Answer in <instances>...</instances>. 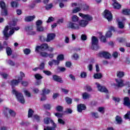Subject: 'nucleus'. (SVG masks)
Returning a JSON list of instances; mask_svg holds the SVG:
<instances>
[{
	"mask_svg": "<svg viewBox=\"0 0 130 130\" xmlns=\"http://www.w3.org/2000/svg\"><path fill=\"white\" fill-rule=\"evenodd\" d=\"M52 79L54 82H57V83H60V84H62L63 83V80L61 77L59 76L58 75H53L52 76Z\"/></svg>",
	"mask_w": 130,
	"mask_h": 130,
	"instance_id": "10",
	"label": "nucleus"
},
{
	"mask_svg": "<svg viewBox=\"0 0 130 130\" xmlns=\"http://www.w3.org/2000/svg\"><path fill=\"white\" fill-rule=\"evenodd\" d=\"M99 111L101 112V113H104V107H99Z\"/></svg>",
	"mask_w": 130,
	"mask_h": 130,
	"instance_id": "64",
	"label": "nucleus"
},
{
	"mask_svg": "<svg viewBox=\"0 0 130 130\" xmlns=\"http://www.w3.org/2000/svg\"><path fill=\"white\" fill-rule=\"evenodd\" d=\"M103 76L102 75V73H95L94 74L93 78L95 79H102Z\"/></svg>",
	"mask_w": 130,
	"mask_h": 130,
	"instance_id": "25",
	"label": "nucleus"
},
{
	"mask_svg": "<svg viewBox=\"0 0 130 130\" xmlns=\"http://www.w3.org/2000/svg\"><path fill=\"white\" fill-rule=\"evenodd\" d=\"M99 56L100 57H104L106 59H109L111 56V54L108 52L103 51L99 53Z\"/></svg>",
	"mask_w": 130,
	"mask_h": 130,
	"instance_id": "8",
	"label": "nucleus"
},
{
	"mask_svg": "<svg viewBox=\"0 0 130 130\" xmlns=\"http://www.w3.org/2000/svg\"><path fill=\"white\" fill-rule=\"evenodd\" d=\"M57 59H58L60 62L62 61L64 59V56L63 54H59L57 57Z\"/></svg>",
	"mask_w": 130,
	"mask_h": 130,
	"instance_id": "35",
	"label": "nucleus"
},
{
	"mask_svg": "<svg viewBox=\"0 0 130 130\" xmlns=\"http://www.w3.org/2000/svg\"><path fill=\"white\" fill-rule=\"evenodd\" d=\"M40 40L42 42H46V38L44 36H39Z\"/></svg>",
	"mask_w": 130,
	"mask_h": 130,
	"instance_id": "46",
	"label": "nucleus"
},
{
	"mask_svg": "<svg viewBox=\"0 0 130 130\" xmlns=\"http://www.w3.org/2000/svg\"><path fill=\"white\" fill-rule=\"evenodd\" d=\"M34 119L37 120V122H40V116L36 114L34 115Z\"/></svg>",
	"mask_w": 130,
	"mask_h": 130,
	"instance_id": "48",
	"label": "nucleus"
},
{
	"mask_svg": "<svg viewBox=\"0 0 130 130\" xmlns=\"http://www.w3.org/2000/svg\"><path fill=\"white\" fill-rule=\"evenodd\" d=\"M43 106L46 110H50L51 109V105L49 104H44Z\"/></svg>",
	"mask_w": 130,
	"mask_h": 130,
	"instance_id": "31",
	"label": "nucleus"
},
{
	"mask_svg": "<svg viewBox=\"0 0 130 130\" xmlns=\"http://www.w3.org/2000/svg\"><path fill=\"white\" fill-rule=\"evenodd\" d=\"M80 11L81 8L80 7H76L73 10V14H77V13H78V12H80Z\"/></svg>",
	"mask_w": 130,
	"mask_h": 130,
	"instance_id": "47",
	"label": "nucleus"
},
{
	"mask_svg": "<svg viewBox=\"0 0 130 130\" xmlns=\"http://www.w3.org/2000/svg\"><path fill=\"white\" fill-rule=\"evenodd\" d=\"M24 92L25 96H27V97H31V93L30 92L28 91V90H25L24 91Z\"/></svg>",
	"mask_w": 130,
	"mask_h": 130,
	"instance_id": "62",
	"label": "nucleus"
},
{
	"mask_svg": "<svg viewBox=\"0 0 130 130\" xmlns=\"http://www.w3.org/2000/svg\"><path fill=\"white\" fill-rule=\"evenodd\" d=\"M12 93L13 94H14L17 101L19 102V103L25 104V99L24 98L23 93L18 92L16 89L12 90Z\"/></svg>",
	"mask_w": 130,
	"mask_h": 130,
	"instance_id": "2",
	"label": "nucleus"
},
{
	"mask_svg": "<svg viewBox=\"0 0 130 130\" xmlns=\"http://www.w3.org/2000/svg\"><path fill=\"white\" fill-rule=\"evenodd\" d=\"M20 80L18 79V80L13 79L11 80L10 82V85L12 87V88H14L15 86H18V85H19V83H20Z\"/></svg>",
	"mask_w": 130,
	"mask_h": 130,
	"instance_id": "19",
	"label": "nucleus"
},
{
	"mask_svg": "<svg viewBox=\"0 0 130 130\" xmlns=\"http://www.w3.org/2000/svg\"><path fill=\"white\" fill-rule=\"evenodd\" d=\"M35 78L37 80H41V79H43V77L41 76V75L39 74H36L35 75Z\"/></svg>",
	"mask_w": 130,
	"mask_h": 130,
	"instance_id": "37",
	"label": "nucleus"
},
{
	"mask_svg": "<svg viewBox=\"0 0 130 130\" xmlns=\"http://www.w3.org/2000/svg\"><path fill=\"white\" fill-rule=\"evenodd\" d=\"M8 31H9V26L7 25L5 27L3 31V34L6 38H9V37H10V34L8 33Z\"/></svg>",
	"mask_w": 130,
	"mask_h": 130,
	"instance_id": "21",
	"label": "nucleus"
},
{
	"mask_svg": "<svg viewBox=\"0 0 130 130\" xmlns=\"http://www.w3.org/2000/svg\"><path fill=\"white\" fill-rule=\"evenodd\" d=\"M55 116H56L58 118H61L62 117V115H63V114H61L58 112L55 113Z\"/></svg>",
	"mask_w": 130,
	"mask_h": 130,
	"instance_id": "54",
	"label": "nucleus"
},
{
	"mask_svg": "<svg viewBox=\"0 0 130 130\" xmlns=\"http://www.w3.org/2000/svg\"><path fill=\"white\" fill-rule=\"evenodd\" d=\"M43 93H42V97L41 98V101H45L46 100V95L45 94H49L50 93V90L46 89V88H44L42 90Z\"/></svg>",
	"mask_w": 130,
	"mask_h": 130,
	"instance_id": "9",
	"label": "nucleus"
},
{
	"mask_svg": "<svg viewBox=\"0 0 130 130\" xmlns=\"http://www.w3.org/2000/svg\"><path fill=\"white\" fill-rule=\"evenodd\" d=\"M80 77L82 79H85L87 77V73H86L85 72H81L80 74Z\"/></svg>",
	"mask_w": 130,
	"mask_h": 130,
	"instance_id": "45",
	"label": "nucleus"
},
{
	"mask_svg": "<svg viewBox=\"0 0 130 130\" xmlns=\"http://www.w3.org/2000/svg\"><path fill=\"white\" fill-rule=\"evenodd\" d=\"M112 31H113V32H115V28L113 26H111L110 27V29L108 31H107L105 35V36L106 37H107V38H111V37H112Z\"/></svg>",
	"mask_w": 130,
	"mask_h": 130,
	"instance_id": "11",
	"label": "nucleus"
},
{
	"mask_svg": "<svg viewBox=\"0 0 130 130\" xmlns=\"http://www.w3.org/2000/svg\"><path fill=\"white\" fill-rule=\"evenodd\" d=\"M91 114L93 117V118H99V115H98V113L97 112H91Z\"/></svg>",
	"mask_w": 130,
	"mask_h": 130,
	"instance_id": "43",
	"label": "nucleus"
},
{
	"mask_svg": "<svg viewBox=\"0 0 130 130\" xmlns=\"http://www.w3.org/2000/svg\"><path fill=\"white\" fill-rule=\"evenodd\" d=\"M44 74H45V75H46L47 76H51L52 75V73L51 72L49 71H45L44 70L43 71Z\"/></svg>",
	"mask_w": 130,
	"mask_h": 130,
	"instance_id": "56",
	"label": "nucleus"
},
{
	"mask_svg": "<svg viewBox=\"0 0 130 130\" xmlns=\"http://www.w3.org/2000/svg\"><path fill=\"white\" fill-rule=\"evenodd\" d=\"M78 23L79 24L70 22L69 24V28H70L73 30H79L80 29V27L85 28V27L89 24V22L85 19L80 20Z\"/></svg>",
	"mask_w": 130,
	"mask_h": 130,
	"instance_id": "1",
	"label": "nucleus"
},
{
	"mask_svg": "<svg viewBox=\"0 0 130 130\" xmlns=\"http://www.w3.org/2000/svg\"><path fill=\"white\" fill-rule=\"evenodd\" d=\"M35 18V16H28L26 17H25V20L26 22H31V21H33Z\"/></svg>",
	"mask_w": 130,
	"mask_h": 130,
	"instance_id": "27",
	"label": "nucleus"
},
{
	"mask_svg": "<svg viewBox=\"0 0 130 130\" xmlns=\"http://www.w3.org/2000/svg\"><path fill=\"white\" fill-rule=\"evenodd\" d=\"M86 106L83 104H80L77 106V110L78 112H82L83 110H86Z\"/></svg>",
	"mask_w": 130,
	"mask_h": 130,
	"instance_id": "16",
	"label": "nucleus"
},
{
	"mask_svg": "<svg viewBox=\"0 0 130 130\" xmlns=\"http://www.w3.org/2000/svg\"><path fill=\"white\" fill-rule=\"evenodd\" d=\"M43 22L41 20H38L36 21V26H41L42 25V23Z\"/></svg>",
	"mask_w": 130,
	"mask_h": 130,
	"instance_id": "53",
	"label": "nucleus"
},
{
	"mask_svg": "<svg viewBox=\"0 0 130 130\" xmlns=\"http://www.w3.org/2000/svg\"><path fill=\"white\" fill-rule=\"evenodd\" d=\"M0 7L2 10H4L3 16H8L9 13H8V9L6 7V3L4 1H0Z\"/></svg>",
	"mask_w": 130,
	"mask_h": 130,
	"instance_id": "7",
	"label": "nucleus"
},
{
	"mask_svg": "<svg viewBox=\"0 0 130 130\" xmlns=\"http://www.w3.org/2000/svg\"><path fill=\"white\" fill-rule=\"evenodd\" d=\"M5 109L7 111H9V114H10V115L11 116H13V117L16 116V112H15V111H14V110H11V109L10 110V109H9V108H6Z\"/></svg>",
	"mask_w": 130,
	"mask_h": 130,
	"instance_id": "26",
	"label": "nucleus"
},
{
	"mask_svg": "<svg viewBox=\"0 0 130 130\" xmlns=\"http://www.w3.org/2000/svg\"><path fill=\"white\" fill-rule=\"evenodd\" d=\"M98 42V38L95 36H92L91 39V46H90L91 49L92 50H98L99 49Z\"/></svg>",
	"mask_w": 130,
	"mask_h": 130,
	"instance_id": "3",
	"label": "nucleus"
},
{
	"mask_svg": "<svg viewBox=\"0 0 130 130\" xmlns=\"http://www.w3.org/2000/svg\"><path fill=\"white\" fill-rule=\"evenodd\" d=\"M90 96L91 95L88 94V93L87 92H84L82 94V98L84 100H86V99H89V98H90Z\"/></svg>",
	"mask_w": 130,
	"mask_h": 130,
	"instance_id": "30",
	"label": "nucleus"
},
{
	"mask_svg": "<svg viewBox=\"0 0 130 130\" xmlns=\"http://www.w3.org/2000/svg\"><path fill=\"white\" fill-rule=\"evenodd\" d=\"M115 81L117 83L116 87H117L118 88H122V87H124L125 84L124 83H123V80L119 79L118 80V79H116Z\"/></svg>",
	"mask_w": 130,
	"mask_h": 130,
	"instance_id": "13",
	"label": "nucleus"
},
{
	"mask_svg": "<svg viewBox=\"0 0 130 130\" xmlns=\"http://www.w3.org/2000/svg\"><path fill=\"white\" fill-rule=\"evenodd\" d=\"M53 21H54V18L51 16L48 18V21H47L46 22L48 24L49 23H51V22H53Z\"/></svg>",
	"mask_w": 130,
	"mask_h": 130,
	"instance_id": "51",
	"label": "nucleus"
},
{
	"mask_svg": "<svg viewBox=\"0 0 130 130\" xmlns=\"http://www.w3.org/2000/svg\"><path fill=\"white\" fill-rule=\"evenodd\" d=\"M45 66V63H44V62H42L41 63V64H40L39 67V70H44V67Z\"/></svg>",
	"mask_w": 130,
	"mask_h": 130,
	"instance_id": "61",
	"label": "nucleus"
},
{
	"mask_svg": "<svg viewBox=\"0 0 130 130\" xmlns=\"http://www.w3.org/2000/svg\"><path fill=\"white\" fill-rule=\"evenodd\" d=\"M51 120H52V119H51V118L46 117L44 119V122L45 124H49V121L50 122Z\"/></svg>",
	"mask_w": 130,
	"mask_h": 130,
	"instance_id": "33",
	"label": "nucleus"
},
{
	"mask_svg": "<svg viewBox=\"0 0 130 130\" xmlns=\"http://www.w3.org/2000/svg\"><path fill=\"white\" fill-rule=\"evenodd\" d=\"M122 14L125 16H129L130 9H123L122 10Z\"/></svg>",
	"mask_w": 130,
	"mask_h": 130,
	"instance_id": "22",
	"label": "nucleus"
},
{
	"mask_svg": "<svg viewBox=\"0 0 130 130\" xmlns=\"http://www.w3.org/2000/svg\"><path fill=\"white\" fill-rule=\"evenodd\" d=\"M81 39L83 41H86L87 40V36L84 34H82L81 36Z\"/></svg>",
	"mask_w": 130,
	"mask_h": 130,
	"instance_id": "57",
	"label": "nucleus"
},
{
	"mask_svg": "<svg viewBox=\"0 0 130 130\" xmlns=\"http://www.w3.org/2000/svg\"><path fill=\"white\" fill-rule=\"evenodd\" d=\"M48 44L47 43H44L40 46H37L35 49L36 52H40V51H44L48 49Z\"/></svg>",
	"mask_w": 130,
	"mask_h": 130,
	"instance_id": "5",
	"label": "nucleus"
},
{
	"mask_svg": "<svg viewBox=\"0 0 130 130\" xmlns=\"http://www.w3.org/2000/svg\"><path fill=\"white\" fill-rule=\"evenodd\" d=\"M21 84L23 87H27V86L29 85V82H28V81H23L21 82Z\"/></svg>",
	"mask_w": 130,
	"mask_h": 130,
	"instance_id": "49",
	"label": "nucleus"
},
{
	"mask_svg": "<svg viewBox=\"0 0 130 130\" xmlns=\"http://www.w3.org/2000/svg\"><path fill=\"white\" fill-rule=\"evenodd\" d=\"M20 124L22 126H29V125H30V123L28 121H22L21 123H20Z\"/></svg>",
	"mask_w": 130,
	"mask_h": 130,
	"instance_id": "36",
	"label": "nucleus"
},
{
	"mask_svg": "<svg viewBox=\"0 0 130 130\" xmlns=\"http://www.w3.org/2000/svg\"><path fill=\"white\" fill-rule=\"evenodd\" d=\"M57 69L61 73H63L64 72H66V71H67V68L64 67H58Z\"/></svg>",
	"mask_w": 130,
	"mask_h": 130,
	"instance_id": "52",
	"label": "nucleus"
},
{
	"mask_svg": "<svg viewBox=\"0 0 130 130\" xmlns=\"http://www.w3.org/2000/svg\"><path fill=\"white\" fill-rule=\"evenodd\" d=\"M37 31H38V32H43V31H44V27L41 25L37 26Z\"/></svg>",
	"mask_w": 130,
	"mask_h": 130,
	"instance_id": "38",
	"label": "nucleus"
},
{
	"mask_svg": "<svg viewBox=\"0 0 130 130\" xmlns=\"http://www.w3.org/2000/svg\"><path fill=\"white\" fill-rule=\"evenodd\" d=\"M117 77L120 79L124 77V72L122 71H117Z\"/></svg>",
	"mask_w": 130,
	"mask_h": 130,
	"instance_id": "29",
	"label": "nucleus"
},
{
	"mask_svg": "<svg viewBox=\"0 0 130 130\" xmlns=\"http://www.w3.org/2000/svg\"><path fill=\"white\" fill-rule=\"evenodd\" d=\"M33 114H34V110H33L32 109L29 108L28 109V118H30L33 116Z\"/></svg>",
	"mask_w": 130,
	"mask_h": 130,
	"instance_id": "28",
	"label": "nucleus"
},
{
	"mask_svg": "<svg viewBox=\"0 0 130 130\" xmlns=\"http://www.w3.org/2000/svg\"><path fill=\"white\" fill-rule=\"evenodd\" d=\"M8 63L10 66H11V67H14V66L16 64V62H14L12 60H8Z\"/></svg>",
	"mask_w": 130,
	"mask_h": 130,
	"instance_id": "58",
	"label": "nucleus"
},
{
	"mask_svg": "<svg viewBox=\"0 0 130 130\" xmlns=\"http://www.w3.org/2000/svg\"><path fill=\"white\" fill-rule=\"evenodd\" d=\"M115 120L118 124H121L122 123V118L119 115H117L115 117Z\"/></svg>",
	"mask_w": 130,
	"mask_h": 130,
	"instance_id": "24",
	"label": "nucleus"
},
{
	"mask_svg": "<svg viewBox=\"0 0 130 130\" xmlns=\"http://www.w3.org/2000/svg\"><path fill=\"white\" fill-rule=\"evenodd\" d=\"M71 23H74V24H76V23H79L80 21V18L78 16L74 15L71 17Z\"/></svg>",
	"mask_w": 130,
	"mask_h": 130,
	"instance_id": "18",
	"label": "nucleus"
},
{
	"mask_svg": "<svg viewBox=\"0 0 130 130\" xmlns=\"http://www.w3.org/2000/svg\"><path fill=\"white\" fill-rule=\"evenodd\" d=\"M56 110L58 112H61L63 110V107L61 106H58L56 107Z\"/></svg>",
	"mask_w": 130,
	"mask_h": 130,
	"instance_id": "41",
	"label": "nucleus"
},
{
	"mask_svg": "<svg viewBox=\"0 0 130 130\" xmlns=\"http://www.w3.org/2000/svg\"><path fill=\"white\" fill-rule=\"evenodd\" d=\"M113 2L114 3L113 4V7L114 9H116V10H119L121 9V5L117 2L116 0H113Z\"/></svg>",
	"mask_w": 130,
	"mask_h": 130,
	"instance_id": "17",
	"label": "nucleus"
},
{
	"mask_svg": "<svg viewBox=\"0 0 130 130\" xmlns=\"http://www.w3.org/2000/svg\"><path fill=\"white\" fill-rule=\"evenodd\" d=\"M65 100L66 101V102L67 104H72V102L73 101V100H72V99L67 96L66 98H65Z\"/></svg>",
	"mask_w": 130,
	"mask_h": 130,
	"instance_id": "44",
	"label": "nucleus"
},
{
	"mask_svg": "<svg viewBox=\"0 0 130 130\" xmlns=\"http://www.w3.org/2000/svg\"><path fill=\"white\" fill-rule=\"evenodd\" d=\"M25 30L27 32V31H31L33 30V27L30 26H27L25 27Z\"/></svg>",
	"mask_w": 130,
	"mask_h": 130,
	"instance_id": "60",
	"label": "nucleus"
},
{
	"mask_svg": "<svg viewBox=\"0 0 130 130\" xmlns=\"http://www.w3.org/2000/svg\"><path fill=\"white\" fill-rule=\"evenodd\" d=\"M79 15L80 17H81L82 19H84V20H85V21H87V22H90L93 20V17L89 14H84L80 13H79Z\"/></svg>",
	"mask_w": 130,
	"mask_h": 130,
	"instance_id": "6",
	"label": "nucleus"
},
{
	"mask_svg": "<svg viewBox=\"0 0 130 130\" xmlns=\"http://www.w3.org/2000/svg\"><path fill=\"white\" fill-rule=\"evenodd\" d=\"M23 78H25V73L22 71L20 72V77H18V79L20 82L23 81Z\"/></svg>",
	"mask_w": 130,
	"mask_h": 130,
	"instance_id": "32",
	"label": "nucleus"
},
{
	"mask_svg": "<svg viewBox=\"0 0 130 130\" xmlns=\"http://www.w3.org/2000/svg\"><path fill=\"white\" fill-rule=\"evenodd\" d=\"M40 54L41 56H42L43 57H47L49 56L50 58H53V57L54 56L53 54H48L45 52H41Z\"/></svg>",
	"mask_w": 130,
	"mask_h": 130,
	"instance_id": "15",
	"label": "nucleus"
},
{
	"mask_svg": "<svg viewBox=\"0 0 130 130\" xmlns=\"http://www.w3.org/2000/svg\"><path fill=\"white\" fill-rule=\"evenodd\" d=\"M58 122L60 124H62V125H64L66 124V122L62 120L61 118H58Z\"/></svg>",
	"mask_w": 130,
	"mask_h": 130,
	"instance_id": "50",
	"label": "nucleus"
},
{
	"mask_svg": "<svg viewBox=\"0 0 130 130\" xmlns=\"http://www.w3.org/2000/svg\"><path fill=\"white\" fill-rule=\"evenodd\" d=\"M72 57L74 58L75 60H78L79 59V55L77 53H74L72 55Z\"/></svg>",
	"mask_w": 130,
	"mask_h": 130,
	"instance_id": "55",
	"label": "nucleus"
},
{
	"mask_svg": "<svg viewBox=\"0 0 130 130\" xmlns=\"http://www.w3.org/2000/svg\"><path fill=\"white\" fill-rule=\"evenodd\" d=\"M97 88L100 91V92H102L103 93H108V90L105 86H102L100 84H97Z\"/></svg>",
	"mask_w": 130,
	"mask_h": 130,
	"instance_id": "12",
	"label": "nucleus"
},
{
	"mask_svg": "<svg viewBox=\"0 0 130 130\" xmlns=\"http://www.w3.org/2000/svg\"><path fill=\"white\" fill-rule=\"evenodd\" d=\"M103 15L104 18L108 20V22H111L112 21L113 19V16L112 13H111V12L110 11L106 9L103 12Z\"/></svg>",
	"mask_w": 130,
	"mask_h": 130,
	"instance_id": "4",
	"label": "nucleus"
},
{
	"mask_svg": "<svg viewBox=\"0 0 130 130\" xmlns=\"http://www.w3.org/2000/svg\"><path fill=\"white\" fill-rule=\"evenodd\" d=\"M118 26L120 29H123L124 28V24L121 21L118 22Z\"/></svg>",
	"mask_w": 130,
	"mask_h": 130,
	"instance_id": "39",
	"label": "nucleus"
},
{
	"mask_svg": "<svg viewBox=\"0 0 130 130\" xmlns=\"http://www.w3.org/2000/svg\"><path fill=\"white\" fill-rule=\"evenodd\" d=\"M23 52L24 54L28 55V54H30V53H31V50H30V49L25 48L24 49Z\"/></svg>",
	"mask_w": 130,
	"mask_h": 130,
	"instance_id": "40",
	"label": "nucleus"
},
{
	"mask_svg": "<svg viewBox=\"0 0 130 130\" xmlns=\"http://www.w3.org/2000/svg\"><path fill=\"white\" fill-rule=\"evenodd\" d=\"M60 62L58 59H53V63H54V64H55V66H58Z\"/></svg>",
	"mask_w": 130,
	"mask_h": 130,
	"instance_id": "63",
	"label": "nucleus"
},
{
	"mask_svg": "<svg viewBox=\"0 0 130 130\" xmlns=\"http://www.w3.org/2000/svg\"><path fill=\"white\" fill-rule=\"evenodd\" d=\"M89 8H90L89 6L87 4H84L82 6L83 10L85 11H89Z\"/></svg>",
	"mask_w": 130,
	"mask_h": 130,
	"instance_id": "42",
	"label": "nucleus"
},
{
	"mask_svg": "<svg viewBox=\"0 0 130 130\" xmlns=\"http://www.w3.org/2000/svg\"><path fill=\"white\" fill-rule=\"evenodd\" d=\"M11 6L12 8H18V6H19V3L15 1H12L11 3Z\"/></svg>",
	"mask_w": 130,
	"mask_h": 130,
	"instance_id": "34",
	"label": "nucleus"
},
{
	"mask_svg": "<svg viewBox=\"0 0 130 130\" xmlns=\"http://www.w3.org/2000/svg\"><path fill=\"white\" fill-rule=\"evenodd\" d=\"M6 53L8 56H10L11 54H13V50L10 47H7L6 48Z\"/></svg>",
	"mask_w": 130,
	"mask_h": 130,
	"instance_id": "23",
	"label": "nucleus"
},
{
	"mask_svg": "<svg viewBox=\"0 0 130 130\" xmlns=\"http://www.w3.org/2000/svg\"><path fill=\"white\" fill-rule=\"evenodd\" d=\"M101 41H103L104 43H105L107 40H106V37L104 36H102L100 38Z\"/></svg>",
	"mask_w": 130,
	"mask_h": 130,
	"instance_id": "59",
	"label": "nucleus"
},
{
	"mask_svg": "<svg viewBox=\"0 0 130 130\" xmlns=\"http://www.w3.org/2000/svg\"><path fill=\"white\" fill-rule=\"evenodd\" d=\"M55 38V34L50 33L48 34L46 38V42H50L51 40H53Z\"/></svg>",
	"mask_w": 130,
	"mask_h": 130,
	"instance_id": "14",
	"label": "nucleus"
},
{
	"mask_svg": "<svg viewBox=\"0 0 130 130\" xmlns=\"http://www.w3.org/2000/svg\"><path fill=\"white\" fill-rule=\"evenodd\" d=\"M124 103L123 104L125 106H127L128 108H130V100L129 98L125 97L124 98Z\"/></svg>",
	"mask_w": 130,
	"mask_h": 130,
	"instance_id": "20",
	"label": "nucleus"
}]
</instances>
